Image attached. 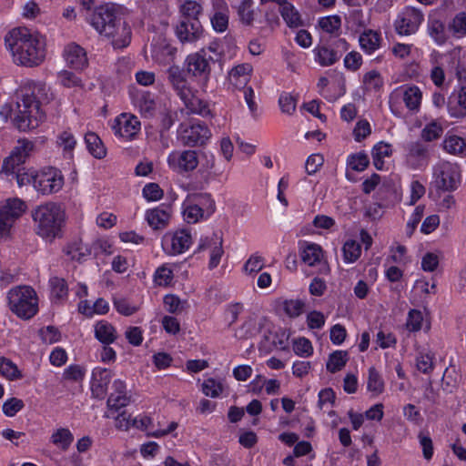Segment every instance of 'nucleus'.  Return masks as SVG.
Wrapping results in <instances>:
<instances>
[{
    "instance_id": "nucleus-1",
    "label": "nucleus",
    "mask_w": 466,
    "mask_h": 466,
    "mask_svg": "<svg viewBox=\"0 0 466 466\" xmlns=\"http://www.w3.org/2000/svg\"><path fill=\"white\" fill-rule=\"evenodd\" d=\"M17 112L14 124L20 131L35 129L45 119L40 104L47 99V87L43 82L25 80L16 92Z\"/></svg>"
},
{
    "instance_id": "nucleus-2",
    "label": "nucleus",
    "mask_w": 466,
    "mask_h": 466,
    "mask_svg": "<svg viewBox=\"0 0 466 466\" xmlns=\"http://www.w3.org/2000/svg\"><path fill=\"white\" fill-rule=\"evenodd\" d=\"M5 41L17 66L35 67L45 60L44 41L26 27L14 28L5 35Z\"/></svg>"
},
{
    "instance_id": "nucleus-3",
    "label": "nucleus",
    "mask_w": 466,
    "mask_h": 466,
    "mask_svg": "<svg viewBox=\"0 0 466 466\" xmlns=\"http://www.w3.org/2000/svg\"><path fill=\"white\" fill-rule=\"evenodd\" d=\"M121 6L115 4H106L96 7L90 15V25L100 34L107 37H115L122 30L124 39L120 45L115 41L117 47H124L130 42V29L122 21Z\"/></svg>"
},
{
    "instance_id": "nucleus-4",
    "label": "nucleus",
    "mask_w": 466,
    "mask_h": 466,
    "mask_svg": "<svg viewBox=\"0 0 466 466\" xmlns=\"http://www.w3.org/2000/svg\"><path fill=\"white\" fill-rule=\"evenodd\" d=\"M32 218L35 233L42 238L52 241L61 237L66 222V212L61 204L46 202L39 205L32 211Z\"/></svg>"
},
{
    "instance_id": "nucleus-5",
    "label": "nucleus",
    "mask_w": 466,
    "mask_h": 466,
    "mask_svg": "<svg viewBox=\"0 0 466 466\" xmlns=\"http://www.w3.org/2000/svg\"><path fill=\"white\" fill-rule=\"evenodd\" d=\"M432 175L431 187L439 197L457 190L461 183V170L457 163L440 161L433 167Z\"/></svg>"
},
{
    "instance_id": "nucleus-6",
    "label": "nucleus",
    "mask_w": 466,
    "mask_h": 466,
    "mask_svg": "<svg viewBox=\"0 0 466 466\" xmlns=\"http://www.w3.org/2000/svg\"><path fill=\"white\" fill-rule=\"evenodd\" d=\"M10 309L19 318L29 319L38 311L35 291L28 286L12 289L7 295Z\"/></svg>"
},
{
    "instance_id": "nucleus-7",
    "label": "nucleus",
    "mask_w": 466,
    "mask_h": 466,
    "mask_svg": "<svg viewBox=\"0 0 466 466\" xmlns=\"http://www.w3.org/2000/svg\"><path fill=\"white\" fill-rule=\"evenodd\" d=\"M183 217L187 223H197L204 218L205 212L209 217L215 211V202L208 194L195 195L187 198L184 204Z\"/></svg>"
},
{
    "instance_id": "nucleus-8",
    "label": "nucleus",
    "mask_w": 466,
    "mask_h": 466,
    "mask_svg": "<svg viewBox=\"0 0 466 466\" xmlns=\"http://www.w3.org/2000/svg\"><path fill=\"white\" fill-rule=\"evenodd\" d=\"M26 206L19 198H8L0 202V239L10 235L15 220L25 211Z\"/></svg>"
},
{
    "instance_id": "nucleus-9",
    "label": "nucleus",
    "mask_w": 466,
    "mask_h": 466,
    "mask_svg": "<svg viewBox=\"0 0 466 466\" xmlns=\"http://www.w3.org/2000/svg\"><path fill=\"white\" fill-rule=\"evenodd\" d=\"M187 70L185 71L179 66H169L166 71L168 84L176 94L180 97L184 104L188 107L191 101H200L193 96L192 89L187 79Z\"/></svg>"
},
{
    "instance_id": "nucleus-10",
    "label": "nucleus",
    "mask_w": 466,
    "mask_h": 466,
    "mask_svg": "<svg viewBox=\"0 0 466 466\" xmlns=\"http://www.w3.org/2000/svg\"><path fill=\"white\" fill-rule=\"evenodd\" d=\"M177 137L185 147H202L211 137V131L200 121L192 122L190 125L181 124Z\"/></svg>"
},
{
    "instance_id": "nucleus-11",
    "label": "nucleus",
    "mask_w": 466,
    "mask_h": 466,
    "mask_svg": "<svg viewBox=\"0 0 466 466\" xmlns=\"http://www.w3.org/2000/svg\"><path fill=\"white\" fill-rule=\"evenodd\" d=\"M211 63H214V57L208 56L205 48H202L200 51L187 56L185 66L188 75L203 83H207L210 76Z\"/></svg>"
},
{
    "instance_id": "nucleus-12",
    "label": "nucleus",
    "mask_w": 466,
    "mask_h": 466,
    "mask_svg": "<svg viewBox=\"0 0 466 466\" xmlns=\"http://www.w3.org/2000/svg\"><path fill=\"white\" fill-rule=\"evenodd\" d=\"M192 244V237L188 230L178 229L164 234L161 246L164 252L170 256L179 255L187 251Z\"/></svg>"
},
{
    "instance_id": "nucleus-13",
    "label": "nucleus",
    "mask_w": 466,
    "mask_h": 466,
    "mask_svg": "<svg viewBox=\"0 0 466 466\" xmlns=\"http://www.w3.org/2000/svg\"><path fill=\"white\" fill-rule=\"evenodd\" d=\"M64 185V177L56 168L48 167L35 174V189L43 195L58 192Z\"/></svg>"
},
{
    "instance_id": "nucleus-14",
    "label": "nucleus",
    "mask_w": 466,
    "mask_h": 466,
    "mask_svg": "<svg viewBox=\"0 0 466 466\" xmlns=\"http://www.w3.org/2000/svg\"><path fill=\"white\" fill-rule=\"evenodd\" d=\"M424 20L423 13L415 7L406 6L395 21L396 32L400 35H410L416 33Z\"/></svg>"
},
{
    "instance_id": "nucleus-15",
    "label": "nucleus",
    "mask_w": 466,
    "mask_h": 466,
    "mask_svg": "<svg viewBox=\"0 0 466 466\" xmlns=\"http://www.w3.org/2000/svg\"><path fill=\"white\" fill-rule=\"evenodd\" d=\"M34 143L27 139H20L14 147L10 156L4 160L2 171L9 174L15 173V168L24 164L34 150Z\"/></svg>"
},
{
    "instance_id": "nucleus-16",
    "label": "nucleus",
    "mask_w": 466,
    "mask_h": 466,
    "mask_svg": "<svg viewBox=\"0 0 466 466\" xmlns=\"http://www.w3.org/2000/svg\"><path fill=\"white\" fill-rule=\"evenodd\" d=\"M167 164L177 172H190L198 165V156L196 150L172 151L167 157Z\"/></svg>"
},
{
    "instance_id": "nucleus-17",
    "label": "nucleus",
    "mask_w": 466,
    "mask_h": 466,
    "mask_svg": "<svg viewBox=\"0 0 466 466\" xmlns=\"http://www.w3.org/2000/svg\"><path fill=\"white\" fill-rule=\"evenodd\" d=\"M112 130L119 137L132 139L140 130V121L134 115L123 113L115 118Z\"/></svg>"
},
{
    "instance_id": "nucleus-18",
    "label": "nucleus",
    "mask_w": 466,
    "mask_h": 466,
    "mask_svg": "<svg viewBox=\"0 0 466 466\" xmlns=\"http://www.w3.org/2000/svg\"><path fill=\"white\" fill-rule=\"evenodd\" d=\"M175 34L182 44H193L203 37L204 28L201 22L178 20L175 26Z\"/></svg>"
},
{
    "instance_id": "nucleus-19",
    "label": "nucleus",
    "mask_w": 466,
    "mask_h": 466,
    "mask_svg": "<svg viewBox=\"0 0 466 466\" xmlns=\"http://www.w3.org/2000/svg\"><path fill=\"white\" fill-rule=\"evenodd\" d=\"M407 164L414 168H421L428 164L429 149L422 142H410L405 147Z\"/></svg>"
},
{
    "instance_id": "nucleus-20",
    "label": "nucleus",
    "mask_w": 466,
    "mask_h": 466,
    "mask_svg": "<svg viewBox=\"0 0 466 466\" xmlns=\"http://www.w3.org/2000/svg\"><path fill=\"white\" fill-rule=\"evenodd\" d=\"M111 379L112 371L110 370L100 367H96L93 370L91 391L95 398L99 400L105 398Z\"/></svg>"
},
{
    "instance_id": "nucleus-21",
    "label": "nucleus",
    "mask_w": 466,
    "mask_h": 466,
    "mask_svg": "<svg viewBox=\"0 0 466 466\" xmlns=\"http://www.w3.org/2000/svg\"><path fill=\"white\" fill-rule=\"evenodd\" d=\"M300 257L302 261L309 267L321 265L319 269L322 273H327L329 268L326 263H322L323 250L321 247L316 243H305L304 247L300 248Z\"/></svg>"
},
{
    "instance_id": "nucleus-22",
    "label": "nucleus",
    "mask_w": 466,
    "mask_h": 466,
    "mask_svg": "<svg viewBox=\"0 0 466 466\" xmlns=\"http://www.w3.org/2000/svg\"><path fill=\"white\" fill-rule=\"evenodd\" d=\"M170 217L171 208L165 204L146 212V220L155 230L164 229L168 225Z\"/></svg>"
},
{
    "instance_id": "nucleus-23",
    "label": "nucleus",
    "mask_w": 466,
    "mask_h": 466,
    "mask_svg": "<svg viewBox=\"0 0 466 466\" xmlns=\"http://www.w3.org/2000/svg\"><path fill=\"white\" fill-rule=\"evenodd\" d=\"M427 32L438 46L444 45L449 39L445 22L436 15H431L427 22Z\"/></svg>"
},
{
    "instance_id": "nucleus-24",
    "label": "nucleus",
    "mask_w": 466,
    "mask_h": 466,
    "mask_svg": "<svg viewBox=\"0 0 466 466\" xmlns=\"http://www.w3.org/2000/svg\"><path fill=\"white\" fill-rule=\"evenodd\" d=\"M447 107L452 117L462 118L466 116V83L461 84L458 92L451 94L448 99Z\"/></svg>"
},
{
    "instance_id": "nucleus-25",
    "label": "nucleus",
    "mask_w": 466,
    "mask_h": 466,
    "mask_svg": "<svg viewBox=\"0 0 466 466\" xmlns=\"http://www.w3.org/2000/svg\"><path fill=\"white\" fill-rule=\"evenodd\" d=\"M64 57L67 65L74 69H84L87 66L85 49L75 43H71L65 47Z\"/></svg>"
},
{
    "instance_id": "nucleus-26",
    "label": "nucleus",
    "mask_w": 466,
    "mask_h": 466,
    "mask_svg": "<svg viewBox=\"0 0 466 466\" xmlns=\"http://www.w3.org/2000/svg\"><path fill=\"white\" fill-rule=\"evenodd\" d=\"M114 392H112L106 401L107 407L110 410H118L126 407L130 398L126 394V384L121 380H116L113 383Z\"/></svg>"
},
{
    "instance_id": "nucleus-27",
    "label": "nucleus",
    "mask_w": 466,
    "mask_h": 466,
    "mask_svg": "<svg viewBox=\"0 0 466 466\" xmlns=\"http://www.w3.org/2000/svg\"><path fill=\"white\" fill-rule=\"evenodd\" d=\"M252 69V66L248 63L236 66L228 73L230 84L238 89L245 88L250 80Z\"/></svg>"
},
{
    "instance_id": "nucleus-28",
    "label": "nucleus",
    "mask_w": 466,
    "mask_h": 466,
    "mask_svg": "<svg viewBox=\"0 0 466 466\" xmlns=\"http://www.w3.org/2000/svg\"><path fill=\"white\" fill-rule=\"evenodd\" d=\"M94 331L95 338L104 345L114 343L117 338L115 327L106 320L97 321Z\"/></svg>"
},
{
    "instance_id": "nucleus-29",
    "label": "nucleus",
    "mask_w": 466,
    "mask_h": 466,
    "mask_svg": "<svg viewBox=\"0 0 466 466\" xmlns=\"http://www.w3.org/2000/svg\"><path fill=\"white\" fill-rule=\"evenodd\" d=\"M380 42V33L372 29H365L359 36L361 49L369 55L379 49Z\"/></svg>"
},
{
    "instance_id": "nucleus-30",
    "label": "nucleus",
    "mask_w": 466,
    "mask_h": 466,
    "mask_svg": "<svg viewBox=\"0 0 466 466\" xmlns=\"http://www.w3.org/2000/svg\"><path fill=\"white\" fill-rule=\"evenodd\" d=\"M279 13L289 27L298 28L303 26L304 23L299 12L288 0L285 1V4L279 5Z\"/></svg>"
},
{
    "instance_id": "nucleus-31",
    "label": "nucleus",
    "mask_w": 466,
    "mask_h": 466,
    "mask_svg": "<svg viewBox=\"0 0 466 466\" xmlns=\"http://www.w3.org/2000/svg\"><path fill=\"white\" fill-rule=\"evenodd\" d=\"M444 150L451 155L466 157V141L456 135H447L443 140Z\"/></svg>"
},
{
    "instance_id": "nucleus-32",
    "label": "nucleus",
    "mask_w": 466,
    "mask_h": 466,
    "mask_svg": "<svg viewBox=\"0 0 466 466\" xmlns=\"http://www.w3.org/2000/svg\"><path fill=\"white\" fill-rule=\"evenodd\" d=\"M202 11L203 8L200 4L193 0H187L180 6L178 20L200 22L199 15Z\"/></svg>"
},
{
    "instance_id": "nucleus-33",
    "label": "nucleus",
    "mask_w": 466,
    "mask_h": 466,
    "mask_svg": "<svg viewBox=\"0 0 466 466\" xmlns=\"http://www.w3.org/2000/svg\"><path fill=\"white\" fill-rule=\"evenodd\" d=\"M85 142L89 153L96 158H104L106 155V147L100 137L94 132H89L85 137Z\"/></svg>"
},
{
    "instance_id": "nucleus-34",
    "label": "nucleus",
    "mask_w": 466,
    "mask_h": 466,
    "mask_svg": "<svg viewBox=\"0 0 466 466\" xmlns=\"http://www.w3.org/2000/svg\"><path fill=\"white\" fill-rule=\"evenodd\" d=\"M402 98L408 109L415 112L419 111L421 103L422 93L418 86H407L403 91Z\"/></svg>"
},
{
    "instance_id": "nucleus-35",
    "label": "nucleus",
    "mask_w": 466,
    "mask_h": 466,
    "mask_svg": "<svg viewBox=\"0 0 466 466\" xmlns=\"http://www.w3.org/2000/svg\"><path fill=\"white\" fill-rule=\"evenodd\" d=\"M66 253L71 259L82 261L86 257L90 256L91 248L81 240H76L66 246Z\"/></svg>"
},
{
    "instance_id": "nucleus-36",
    "label": "nucleus",
    "mask_w": 466,
    "mask_h": 466,
    "mask_svg": "<svg viewBox=\"0 0 466 466\" xmlns=\"http://www.w3.org/2000/svg\"><path fill=\"white\" fill-rule=\"evenodd\" d=\"M317 61L322 66H329L335 64L341 56V53L330 49L328 46H318L315 49Z\"/></svg>"
},
{
    "instance_id": "nucleus-37",
    "label": "nucleus",
    "mask_w": 466,
    "mask_h": 466,
    "mask_svg": "<svg viewBox=\"0 0 466 466\" xmlns=\"http://www.w3.org/2000/svg\"><path fill=\"white\" fill-rule=\"evenodd\" d=\"M141 113L152 116L156 109V102L153 95L148 91L138 92L135 97Z\"/></svg>"
},
{
    "instance_id": "nucleus-38",
    "label": "nucleus",
    "mask_w": 466,
    "mask_h": 466,
    "mask_svg": "<svg viewBox=\"0 0 466 466\" xmlns=\"http://www.w3.org/2000/svg\"><path fill=\"white\" fill-rule=\"evenodd\" d=\"M51 442L63 451H66L74 441V436L66 428H60L51 435Z\"/></svg>"
},
{
    "instance_id": "nucleus-39",
    "label": "nucleus",
    "mask_w": 466,
    "mask_h": 466,
    "mask_svg": "<svg viewBox=\"0 0 466 466\" xmlns=\"http://www.w3.org/2000/svg\"><path fill=\"white\" fill-rule=\"evenodd\" d=\"M238 15L240 22L247 25L251 26L255 20V10L253 8V0H242L238 6Z\"/></svg>"
},
{
    "instance_id": "nucleus-40",
    "label": "nucleus",
    "mask_w": 466,
    "mask_h": 466,
    "mask_svg": "<svg viewBox=\"0 0 466 466\" xmlns=\"http://www.w3.org/2000/svg\"><path fill=\"white\" fill-rule=\"evenodd\" d=\"M0 375L9 380H16L23 377L17 366L5 357L0 358Z\"/></svg>"
},
{
    "instance_id": "nucleus-41",
    "label": "nucleus",
    "mask_w": 466,
    "mask_h": 466,
    "mask_svg": "<svg viewBox=\"0 0 466 466\" xmlns=\"http://www.w3.org/2000/svg\"><path fill=\"white\" fill-rule=\"evenodd\" d=\"M258 332L257 321L255 318H248L239 328L235 331V338L238 339H248L253 338Z\"/></svg>"
},
{
    "instance_id": "nucleus-42",
    "label": "nucleus",
    "mask_w": 466,
    "mask_h": 466,
    "mask_svg": "<svg viewBox=\"0 0 466 466\" xmlns=\"http://www.w3.org/2000/svg\"><path fill=\"white\" fill-rule=\"evenodd\" d=\"M370 164V158L365 152L351 154L347 158V166L353 171L361 172L365 170Z\"/></svg>"
},
{
    "instance_id": "nucleus-43",
    "label": "nucleus",
    "mask_w": 466,
    "mask_h": 466,
    "mask_svg": "<svg viewBox=\"0 0 466 466\" xmlns=\"http://www.w3.org/2000/svg\"><path fill=\"white\" fill-rule=\"evenodd\" d=\"M348 360V353L346 351L342 350H337L331 353L329 357L328 362H327V370L331 372L335 373L339 370H340L347 363Z\"/></svg>"
},
{
    "instance_id": "nucleus-44",
    "label": "nucleus",
    "mask_w": 466,
    "mask_h": 466,
    "mask_svg": "<svg viewBox=\"0 0 466 466\" xmlns=\"http://www.w3.org/2000/svg\"><path fill=\"white\" fill-rule=\"evenodd\" d=\"M367 389L374 395H379L384 390V381L374 367L369 369Z\"/></svg>"
},
{
    "instance_id": "nucleus-45",
    "label": "nucleus",
    "mask_w": 466,
    "mask_h": 466,
    "mask_svg": "<svg viewBox=\"0 0 466 466\" xmlns=\"http://www.w3.org/2000/svg\"><path fill=\"white\" fill-rule=\"evenodd\" d=\"M451 31L456 37H463L466 35V12L458 13L450 22L448 25Z\"/></svg>"
},
{
    "instance_id": "nucleus-46",
    "label": "nucleus",
    "mask_w": 466,
    "mask_h": 466,
    "mask_svg": "<svg viewBox=\"0 0 466 466\" xmlns=\"http://www.w3.org/2000/svg\"><path fill=\"white\" fill-rule=\"evenodd\" d=\"M344 261L347 263L355 262L360 256L361 247L355 240H348L344 243L343 248Z\"/></svg>"
},
{
    "instance_id": "nucleus-47",
    "label": "nucleus",
    "mask_w": 466,
    "mask_h": 466,
    "mask_svg": "<svg viewBox=\"0 0 466 466\" xmlns=\"http://www.w3.org/2000/svg\"><path fill=\"white\" fill-rule=\"evenodd\" d=\"M173 269L168 264L158 267L154 274V281L158 286H167L173 279Z\"/></svg>"
},
{
    "instance_id": "nucleus-48",
    "label": "nucleus",
    "mask_w": 466,
    "mask_h": 466,
    "mask_svg": "<svg viewBox=\"0 0 466 466\" xmlns=\"http://www.w3.org/2000/svg\"><path fill=\"white\" fill-rule=\"evenodd\" d=\"M49 283L51 287V294L54 298L61 299L67 296L68 288L64 279L53 277L50 279Z\"/></svg>"
},
{
    "instance_id": "nucleus-49",
    "label": "nucleus",
    "mask_w": 466,
    "mask_h": 466,
    "mask_svg": "<svg viewBox=\"0 0 466 466\" xmlns=\"http://www.w3.org/2000/svg\"><path fill=\"white\" fill-rule=\"evenodd\" d=\"M319 25L323 31L334 34L340 29L341 19L339 15L322 17L319 20Z\"/></svg>"
},
{
    "instance_id": "nucleus-50",
    "label": "nucleus",
    "mask_w": 466,
    "mask_h": 466,
    "mask_svg": "<svg viewBox=\"0 0 466 466\" xmlns=\"http://www.w3.org/2000/svg\"><path fill=\"white\" fill-rule=\"evenodd\" d=\"M56 144L65 153H71L76 147V140L70 131L65 130L57 136Z\"/></svg>"
},
{
    "instance_id": "nucleus-51",
    "label": "nucleus",
    "mask_w": 466,
    "mask_h": 466,
    "mask_svg": "<svg viewBox=\"0 0 466 466\" xmlns=\"http://www.w3.org/2000/svg\"><path fill=\"white\" fill-rule=\"evenodd\" d=\"M363 84L366 89L378 91L383 86V79L378 71L371 70L364 75Z\"/></svg>"
},
{
    "instance_id": "nucleus-52",
    "label": "nucleus",
    "mask_w": 466,
    "mask_h": 466,
    "mask_svg": "<svg viewBox=\"0 0 466 466\" xmlns=\"http://www.w3.org/2000/svg\"><path fill=\"white\" fill-rule=\"evenodd\" d=\"M434 356L432 354H420L416 359L418 370L424 374H431L434 370Z\"/></svg>"
},
{
    "instance_id": "nucleus-53",
    "label": "nucleus",
    "mask_w": 466,
    "mask_h": 466,
    "mask_svg": "<svg viewBox=\"0 0 466 466\" xmlns=\"http://www.w3.org/2000/svg\"><path fill=\"white\" fill-rule=\"evenodd\" d=\"M229 13L216 12L211 17V25L216 32L223 33L228 29V15Z\"/></svg>"
},
{
    "instance_id": "nucleus-54",
    "label": "nucleus",
    "mask_w": 466,
    "mask_h": 466,
    "mask_svg": "<svg viewBox=\"0 0 466 466\" xmlns=\"http://www.w3.org/2000/svg\"><path fill=\"white\" fill-rule=\"evenodd\" d=\"M305 304L300 299L285 300L283 309L285 313L290 318L299 317L304 309Z\"/></svg>"
},
{
    "instance_id": "nucleus-55",
    "label": "nucleus",
    "mask_w": 466,
    "mask_h": 466,
    "mask_svg": "<svg viewBox=\"0 0 466 466\" xmlns=\"http://www.w3.org/2000/svg\"><path fill=\"white\" fill-rule=\"evenodd\" d=\"M223 390V387L220 382H218L215 379L209 378L204 380L202 384L203 393L211 398H217L220 395Z\"/></svg>"
},
{
    "instance_id": "nucleus-56",
    "label": "nucleus",
    "mask_w": 466,
    "mask_h": 466,
    "mask_svg": "<svg viewBox=\"0 0 466 466\" xmlns=\"http://www.w3.org/2000/svg\"><path fill=\"white\" fill-rule=\"evenodd\" d=\"M443 132L442 127L436 123L431 122L422 129L421 131V137L426 141H433L437 138H439Z\"/></svg>"
},
{
    "instance_id": "nucleus-57",
    "label": "nucleus",
    "mask_w": 466,
    "mask_h": 466,
    "mask_svg": "<svg viewBox=\"0 0 466 466\" xmlns=\"http://www.w3.org/2000/svg\"><path fill=\"white\" fill-rule=\"evenodd\" d=\"M25 404L24 401L17 398H11L6 400L3 404V412L7 417H14L19 412Z\"/></svg>"
},
{
    "instance_id": "nucleus-58",
    "label": "nucleus",
    "mask_w": 466,
    "mask_h": 466,
    "mask_svg": "<svg viewBox=\"0 0 466 466\" xmlns=\"http://www.w3.org/2000/svg\"><path fill=\"white\" fill-rule=\"evenodd\" d=\"M423 317L420 310L410 309L408 314L406 327L410 331L416 332L421 329Z\"/></svg>"
},
{
    "instance_id": "nucleus-59",
    "label": "nucleus",
    "mask_w": 466,
    "mask_h": 466,
    "mask_svg": "<svg viewBox=\"0 0 466 466\" xmlns=\"http://www.w3.org/2000/svg\"><path fill=\"white\" fill-rule=\"evenodd\" d=\"M85 377V370L77 364L70 365L65 369L63 379L71 381H81Z\"/></svg>"
},
{
    "instance_id": "nucleus-60",
    "label": "nucleus",
    "mask_w": 466,
    "mask_h": 466,
    "mask_svg": "<svg viewBox=\"0 0 466 466\" xmlns=\"http://www.w3.org/2000/svg\"><path fill=\"white\" fill-rule=\"evenodd\" d=\"M164 305L169 313H179L183 310V302L180 299L173 294H168L164 297Z\"/></svg>"
},
{
    "instance_id": "nucleus-61",
    "label": "nucleus",
    "mask_w": 466,
    "mask_h": 466,
    "mask_svg": "<svg viewBox=\"0 0 466 466\" xmlns=\"http://www.w3.org/2000/svg\"><path fill=\"white\" fill-rule=\"evenodd\" d=\"M143 196L148 201H157L163 197V190L157 183H148L143 187Z\"/></svg>"
},
{
    "instance_id": "nucleus-62",
    "label": "nucleus",
    "mask_w": 466,
    "mask_h": 466,
    "mask_svg": "<svg viewBox=\"0 0 466 466\" xmlns=\"http://www.w3.org/2000/svg\"><path fill=\"white\" fill-rule=\"evenodd\" d=\"M370 125L365 119L359 120L353 130L354 138L358 142H360L362 139L366 138L368 136L370 135Z\"/></svg>"
},
{
    "instance_id": "nucleus-63",
    "label": "nucleus",
    "mask_w": 466,
    "mask_h": 466,
    "mask_svg": "<svg viewBox=\"0 0 466 466\" xmlns=\"http://www.w3.org/2000/svg\"><path fill=\"white\" fill-rule=\"evenodd\" d=\"M296 98L288 93L281 94L279 104L283 113L291 115L296 108Z\"/></svg>"
},
{
    "instance_id": "nucleus-64",
    "label": "nucleus",
    "mask_w": 466,
    "mask_h": 466,
    "mask_svg": "<svg viewBox=\"0 0 466 466\" xmlns=\"http://www.w3.org/2000/svg\"><path fill=\"white\" fill-rule=\"evenodd\" d=\"M294 352L299 356H309L313 352L311 342L305 338H300L294 342Z\"/></svg>"
}]
</instances>
